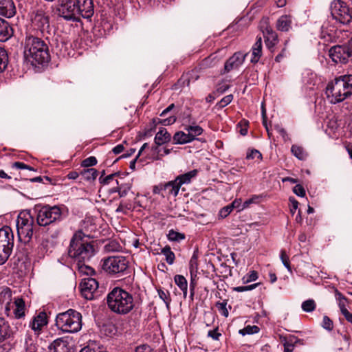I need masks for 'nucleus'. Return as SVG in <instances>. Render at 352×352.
Returning a JSON list of instances; mask_svg holds the SVG:
<instances>
[{"instance_id":"obj_1","label":"nucleus","mask_w":352,"mask_h":352,"mask_svg":"<svg viewBox=\"0 0 352 352\" xmlns=\"http://www.w3.org/2000/svg\"><path fill=\"white\" fill-rule=\"evenodd\" d=\"M109 309L120 316H125L136 308L137 303L132 294L125 289L116 287L106 296Z\"/></svg>"},{"instance_id":"obj_2","label":"nucleus","mask_w":352,"mask_h":352,"mask_svg":"<svg viewBox=\"0 0 352 352\" xmlns=\"http://www.w3.org/2000/svg\"><path fill=\"white\" fill-rule=\"evenodd\" d=\"M325 94L329 102L336 104L352 96V74H344L330 80L326 87Z\"/></svg>"},{"instance_id":"obj_3","label":"nucleus","mask_w":352,"mask_h":352,"mask_svg":"<svg viewBox=\"0 0 352 352\" xmlns=\"http://www.w3.org/2000/svg\"><path fill=\"white\" fill-rule=\"evenodd\" d=\"M24 57L32 64L48 63L50 55L47 44L37 36H27L24 43Z\"/></svg>"},{"instance_id":"obj_4","label":"nucleus","mask_w":352,"mask_h":352,"mask_svg":"<svg viewBox=\"0 0 352 352\" xmlns=\"http://www.w3.org/2000/svg\"><path fill=\"white\" fill-rule=\"evenodd\" d=\"M88 236L82 230L76 232L70 241L68 254L70 257L77 261L78 271L83 274H88Z\"/></svg>"},{"instance_id":"obj_5","label":"nucleus","mask_w":352,"mask_h":352,"mask_svg":"<svg viewBox=\"0 0 352 352\" xmlns=\"http://www.w3.org/2000/svg\"><path fill=\"white\" fill-rule=\"evenodd\" d=\"M55 325L64 333H77L82 328V315L78 311L69 309L56 315Z\"/></svg>"},{"instance_id":"obj_6","label":"nucleus","mask_w":352,"mask_h":352,"mask_svg":"<svg viewBox=\"0 0 352 352\" xmlns=\"http://www.w3.org/2000/svg\"><path fill=\"white\" fill-rule=\"evenodd\" d=\"M56 12L57 14L67 21H77L80 15L88 19V10L86 8L76 5L74 0H58Z\"/></svg>"},{"instance_id":"obj_7","label":"nucleus","mask_w":352,"mask_h":352,"mask_svg":"<svg viewBox=\"0 0 352 352\" xmlns=\"http://www.w3.org/2000/svg\"><path fill=\"white\" fill-rule=\"evenodd\" d=\"M34 210L37 212V224L40 226H48L60 219L61 211L58 206H36Z\"/></svg>"},{"instance_id":"obj_8","label":"nucleus","mask_w":352,"mask_h":352,"mask_svg":"<svg viewBox=\"0 0 352 352\" xmlns=\"http://www.w3.org/2000/svg\"><path fill=\"white\" fill-rule=\"evenodd\" d=\"M331 14L333 19L342 25H348L352 21V10L342 0H334L331 3Z\"/></svg>"},{"instance_id":"obj_9","label":"nucleus","mask_w":352,"mask_h":352,"mask_svg":"<svg viewBox=\"0 0 352 352\" xmlns=\"http://www.w3.org/2000/svg\"><path fill=\"white\" fill-rule=\"evenodd\" d=\"M128 267V262L125 257L112 256L105 259L102 269L110 274H117L124 272Z\"/></svg>"},{"instance_id":"obj_10","label":"nucleus","mask_w":352,"mask_h":352,"mask_svg":"<svg viewBox=\"0 0 352 352\" xmlns=\"http://www.w3.org/2000/svg\"><path fill=\"white\" fill-rule=\"evenodd\" d=\"M329 55L334 63L345 64L352 56V48L348 44L335 45L330 48Z\"/></svg>"},{"instance_id":"obj_11","label":"nucleus","mask_w":352,"mask_h":352,"mask_svg":"<svg viewBox=\"0 0 352 352\" xmlns=\"http://www.w3.org/2000/svg\"><path fill=\"white\" fill-rule=\"evenodd\" d=\"M34 26L47 38L51 35L52 28L50 25L49 16L41 9L37 10L32 19Z\"/></svg>"},{"instance_id":"obj_12","label":"nucleus","mask_w":352,"mask_h":352,"mask_svg":"<svg viewBox=\"0 0 352 352\" xmlns=\"http://www.w3.org/2000/svg\"><path fill=\"white\" fill-rule=\"evenodd\" d=\"M49 352H74L71 339L68 337L58 338L48 346Z\"/></svg>"},{"instance_id":"obj_13","label":"nucleus","mask_w":352,"mask_h":352,"mask_svg":"<svg viewBox=\"0 0 352 352\" xmlns=\"http://www.w3.org/2000/svg\"><path fill=\"white\" fill-rule=\"evenodd\" d=\"M12 292L8 287L3 288L0 292V313L4 311L5 314L10 316L11 312Z\"/></svg>"},{"instance_id":"obj_14","label":"nucleus","mask_w":352,"mask_h":352,"mask_svg":"<svg viewBox=\"0 0 352 352\" xmlns=\"http://www.w3.org/2000/svg\"><path fill=\"white\" fill-rule=\"evenodd\" d=\"M14 245V235L9 227H3L0 229V246L2 248H10L12 250Z\"/></svg>"},{"instance_id":"obj_15","label":"nucleus","mask_w":352,"mask_h":352,"mask_svg":"<svg viewBox=\"0 0 352 352\" xmlns=\"http://www.w3.org/2000/svg\"><path fill=\"white\" fill-rule=\"evenodd\" d=\"M248 54H243L241 52H236L231 56L225 63V70L230 72V70L239 67L243 63L245 58Z\"/></svg>"},{"instance_id":"obj_16","label":"nucleus","mask_w":352,"mask_h":352,"mask_svg":"<svg viewBox=\"0 0 352 352\" xmlns=\"http://www.w3.org/2000/svg\"><path fill=\"white\" fill-rule=\"evenodd\" d=\"M16 13V8L12 0H0V14L8 18Z\"/></svg>"},{"instance_id":"obj_17","label":"nucleus","mask_w":352,"mask_h":352,"mask_svg":"<svg viewBox=\"0 0 352 352\" xmlns=\"http://www.w3.org/2000/svg\"><path fill=\"white\" fill-rule=\"evenodd\" d=\"M293 16L290 14L280 16L276 21V28L281 32H288L292 29Z\"/></svg>"},{"instance_id":"obj_18","label":"nucleus","mask_w":352,"mask_h":352,"mask_svg":"<svg viewBox=\"0 0 352 352\" xmlns=\"http://www.w3.org/2000/svg\"><path fill=\"white\" fill-rule=\"evenodd\" d=\"M47 324V320L46 314L45 312H41L30 322V327L34 331L39 332Z\"/></svg>"},{"instance_id":"obj_19","label":"nucleus","mask_w":352,"mask_h":352,"mask_svg":"<svg viewBox=\"0 0 352 352\" xmlns=\"http://www.w3.org/2000/svg\"><path fill=\"white\" fill-rule=\"evenodd\" d=\"M13 34V30L9 23L0 18V41H8Z\"/></svg>"},{"instance_id":"obj_20","label":"nucleus","mask_w":352,"mask_h":352,"mask_svg":"<svg viewBox=\"0 0 352 352\" xmlns=\"http://www.w3.org/2000/svg\"><path fill=\"white\" fill-rule=\"evenodd\" d=\"M179 189L180 186L175 179L164 183V197H168L170 196L176 197L179 193Z\"/></svg>"},{"instance_id":"obj_21","label":"nucleus","mask_w":352,"mask_h":352,"mask_svg":"<svg viewBox=\"0 0 352 352\" xmlns=\"http://www.w3.org/2000/svg\"><path fill=\"white\" fill-rule=\"evenodd\" d=\"M11 308L14 309L12 314L16 318H21L25 316V302L22 298H16L11 304Z\"/></svg>"},{"instance_id":"obj_22","label":"nucleus","mask_w":352,"mask_h":352,"mask_svg":"<svg viewBox=\"0 0 352 352\" xmlns=\"http://www.w3.org/2000/svg\"><path fill=\"white\" fill-rule=\"evenodd\" d=\"M262 55V39L261 37H257L256 41L252 47L251 62L256 63L258 62Z\"/></svg>"},{"instance_id":"obj_23","label":"nucleus","mask_w":352,"mask_h":352,"mask_svg":"<svg viewBox=\"0 0 352 352\" xmlns=\"http://www.w3.org/2000/svg\"><path fill=\"white\" fill-rule=\"evenodd\" d=\"M103 292V288L99 287L98 282L93 278H89V300L96 299L100 296Z\"/></svg>"},{"instance_id":"obj_24","label":"nucleus","mask_w":352,"mask_h":352,"mask_svg":"<svg viewBox=\"0 0 352 352\" xmlns=\"http://www.w3.org/2000/svg\"><path fill=\"white\" fill-rule=\"evenodd\" d=\"M12 335V331L8 323L4 318L0 317V342L10 338Z\"/></svg>"},{"instance_id":"obj_25","label":"nucleus","mask_w":352,"mask_h":352,"mask_svg":"<svg viewBox=\"0 0 352 352\" xmlns=\"http://www.w3.org/2000/svg\"><path fill=\"white\" fill-rule=\"evenodd\" d=\"M198 173L197 170L194 169L184 174L178 175L175 179L181 187L183 184H188L191 182L192 178H195Z\"/></svg>"},{"instance_id":"obj_26","label":"nucleus","mask_w":352,"mask_h":352,"mask_svg":"<svg viewBox=\"0 0 352 352\" xmlns=\"http://www.w3.org/2000/svg\"><path fill=\"white\" fill-rule=\"evenodd\" d=\"M27 225H29V226H34V218L30 212L20 214L16 223L17 230L19 228H23Z\"/></svg>"},{"instance_id":"obj_27","label":"nucleus","mask_w":352,"mask_h":352,"mask_svg":"<svg viewBox=\"0 0 352 352\" xmlns=\"http://www.w3.org/2000/svg\"><path fill=\"white\" fill-rule=\"evenodd\" d=\"M170 134L164 128H162L157 133L155 137V143L157 146L162 145L170 140Z\"/></svg>"},{"instance_id":"obj_28","label":"nucleus","mask_w":352,"mask_h":352,"mask_svg":"<svg viewBox=\"0 0 352 352\" xmlns=\"http://www.w3.org/2000/svg\"><path fill=\"white\" fill-rule=\"evenodd\" d=\"M174 144H184L192 142L191 136L189 133L183 131H178L173 135Z\"/></svg>"},{"instance_id":"obj_29","label":"nucleus","mask_w":352,"mask_h":352,"mask_svg":"<svg viewBox=\"0 0 352 352\" xmlns=\"http://www.w3.org/2000/svg\"><path fill=\"white\" fill-rule=\"evenodd\" d=\"M34 226H30L29 225L25 226V227H23V228H19L17 230V232L19 234V237L22 239H23L25 241H29L34 233Z\"/></svg>"},{"instance_id":"obj_30","label":"nucleus","mask_w":352,"mask_h":352,"mask_svg":"<svg viewBox=\"0 0 352 352\" xmlns=\"http://www.w3.org/2000/svg\"><path fill=\"white\" fill-rule=\"evenodd\" d=\"M98 327L100 329L101 333H104L107 336H112L116 333V326L111 323H103L102 325L99 322L97 323Z\"/></svg>"},{"instance_id":"obj_31","label":"nucleus","mask_w":352,"mask_h":352,"mask_svg":"<svg viewBox=\"0 0 352 352\" xmlns=\"http://www.w3.org/2000/svg\"><path fill=\"white\" fill-rule=\"evenodd\" d=\"M175 284L183 292L184 297L186 298L188 283L186 278L182 275H176L174 278Z\"/></svg>"},{"instance_id":"obj_32","label":"nucleus","mask_w":352,"mask_h":352,"mask_svg":"<svg viewBox=\"0 0 352 352\" xmlns=\"http://www.w3.org/2000/svg\"><path fill=\"white\" fill-rule=\"evenodd\" d=\"M88 170L84 169L81 170L80 174L76 171H72L67 174V177L70 179H76L79 178V183H82L84 181L88 180V177L86 176Z\"/></svg>"},{"instance_id":"obj_33","label":"nucleus","mask_w":352,"mask_h":352,"mask_svg":"<svg viewBox=\"0 0 352 352\" xmlns=\"http://www.w3.org/2000/svg\"><path fill=\"white\" fill-rule=\"evenodd\" d=\"M291 151L296 157L300 160H305L307 156V153L304 150V148L298 145H292Z\"/></svg>"},{"instance_id":"obj_34","label":"nucleus","mask_w":352,"mask_h":352,"mask_svg":"<svg viewBox=\"0 0 352 352\" xmlns=\"http://www.w3.org/2000/svg\"><path fill=\"white\" fill-rule=\"evenodd\" d=\"M161 253L165 256L166 261L168 264H173L175 256L174 252L171 251L170 246L166 245L164 248L162 249Z\"/></svg>"},{"instance_id":"obj_35","label":"nucleus","mask_w":352,"mask_h":352,"mask_svg":"<svg viewBox=\"0 0 352 352\" xmlns=\"http://www.w3.org/2000/svg\"><path fill=\"white\" fill-rule=\"evenodd\" d=\"M185 130H186L190 136H191L192 141L195 140V137L200 135L204 131L203 129L198 125L187 126L185 127Z\"/></svg>"},{"instance_id":"obj_36","label":"nucleus","mask_w":352,"mask_h":352,"mask_svg":"<svg viewBox=\"0 0 352 352\" xmlns=\"http://www.w3.org/2000/svg\"><path fill=\"white\" fill-rule=\"evenodd\" d=\"M121 249L122 247L120 243L116 240L109 241L104 246V250L106 252H119Z\"/></svg>"},{"instance_id":"obj_37","label":"nucleus","mask_w":352,"mask_h":352,"mask_svg":"<svg viewBox=\"0 0 352 352\" xmlns=\"http://www.w3.org/2000/svg\"><path fill=\"white\" fill-rule=\"evenodd\" d=\"M8 63V56L7 52L0 47V73L3 72L7 67Z\"/></svg>"},{"instance_id":"obj_38","label":"nucleus","mask_w":352,"mask_h":352,"mask_svg":"<svg viewBox=\"0 0 352 352\" xmlns=\"http://www.w3.org/2000/svg\"><path fill=\"white\" fill-rule=\"evenodd\" d=\"M265 43L268 47H274L278 42V35L276 32H271L270 34L264 36Z\"/></svg>"},{"instance_id":"obj_39","label":"nucleus","mask_w":352,"mask_h":352,"mask_svg":"<svg viewBox=\"0 0 352 352\" xmlns=\"http://www.w3.org/2000/svg\"><path fill=\"white\" fill-rule=\"evenodd\" d=\"M189 269L191 276H196L198 270V260L195 253L193 254L190 260Z\"/></svg>"},{"instance_id":"obj_40","label":"nucleus","mask_w":352,"mask_h":352,"mask_svg":"<svg viewBox=\"0 0 352 352\" xmlns=\"http://www.w3.org/2000/svg\"><path fill=\"white\" fill-rule=\"evenodd\" d=\"M12 249L10 248H2L0 246V265H3L8 259L11 254Z\"/></svg>"},{"instance_id":"obj_41","label":"nucleus","mask_w":352,"mask_h":352,"mask_svg":"<svg viewBox=\"0 0 352 352\" xmlns=\"http://www.w3.org/2000/svg\"><path fill=\"white\" fill-rule=\"evenodd\" d=\"M167 236L168 240L171 241H180L185 239L184 234L176 232L173 230H169Z\"/></svg>"},{"instance_id":"obj_42","label":"nucleus","mask_w":352,"mask_h":352,"mask_svg":"<svg viewBox=\"0 0 352 352\" xmlns=\"http://www.w3.org/2000/svg\"><path fill=\"white\" fill-rule=\"evenodd\" d=\"M78 288L82 296L85 299H88V278H82Z\"/></svg>"},{"instance_id":"obj_43","label":"nucleus","mask_w":352,"mask_h":352,"mask_svg":"<svg viewBox=\"0 0 352 352\" xmlns=\"http://www.w3.org/2000/svg\"><path fill=\"white\" fill-rule=\"evenodd\" d=\"M131 190V186L129 184H122L120 186L113 188L111 191L115 192H118L120 197H124L127 195L128 192Z\"/></svg>"},{"instance_id":"obj_44","label":"nucleus","mask_w":352,"mask_h":352,"mask_svg":"<svg viewBox=\"0 0 352 352\" xmlns=\"http://www.w3.org/2000/svg\"><path fill=\"white\" fill-rule=\"evenodd\" d=\"M259 331V328L256 326V325H253V326H250V325H248L247 327H245V328L242 329H240L239 333L242 335V336H245L247 334H254V333H256Z\"/></svg>"},{"instance_id":"obj_45","label":"nucleus","mask_w":352,"mask_h":352,"mask_svg":"<svg viewBox=\"0 0 352 352\" xmlns=\"http://www.w3.org/2000/svg\"><path fill=\"white\" fill-rule=\"evenodd\" d=\"M218 61L219 60L217 58V56L212 54L204 59L202 60L201 65L203 67H213L217 64Z\"/></svg>"},{"instance_id":"obj_46","label":"nucleus","mask_w":352,"mask_h":352,"mask_svg":"<svg viewBox=\"0 0 352 352\" xmlns=\"http://www.w3.org/2000/svg\"><path fill=\"white\" fill-rule=\"evenodd\" d=\"M301 307L304 311L311 312L316 309V303L314 300L309 299L304 301Z\"/></svg>"},{"instance_id":"obj_47","label":"nucleus","mask_w":352,"mask_h":352,"mask_svg":"<svg viewBox=\"0 0 352 352\" xmlns=\"http://www.w3.org/2000/svg\"><path fill=\"white\" fill-rule=\"evenodd\" d=\"M157 292L159 297L165 302L166 307L168 308L171 301L169 292L168 291H164L161 289H159Z\"/></svg>"},{"instance_id":"obj_48","label":"nucleus","mask_w":352,"mask_h":352,"mask_svg":"<svg viewBox=\"0 0 352 352\" xmlns=\"http://www.w3.org/2000/svg\"><path fill=\"white\" fill-rule=\"evenodd\" d=\"M104 173V170H102V175L99 178L100 184H110L111 182L113 181L114 177L119 174L118 173H113V174H110L108 176L105 177H102Z\"/></svg>"},{"instance_id":"obj_49","label":"nucleus","mask_w":352,"mask_h":352,"mask_svg":"<svg viewBox=\"0 0 352 352\" xmlns=\"http://www.w3.org/2000/svg\"><path fill=\"white\" fill-rule=\"evenodd\" d=\"M258 278V274L256 271H251L246 276L242 278L243 283H248L252 281H254Z\"/></svg>"},{"instance_id":"obj_50","label":"nucleus","mask_w":352,"mask_h":352,"mask_svg":"<svg viewBox=\"0 0 352 352\" xmlns=\"http://www.w3.org/2000/svg\"><path fill=\"white\" fill-rule=\"evenodd\" d=\"M227 300H224L223 302H217L216 303V307L218 308L219 311L221 313V314L225 316H228V311L226 308Z\"/></svg>"},{"instance_id":"obj_51","label":"nucleus","mask_w":352,"mask_h":352,"mask_svg":"<svg viewBox=\"0 0 352 352\" xmlns=\"http://www.w3.org/2000/svg\"><path fill=\"white\" fill-rule=\"evenodd\" d=\"M280 259L284 266L288 270L289 272H292L289 257L287 255L285 250L280 251Z\"/></svg>"},{"instance_id":"obj_52","label":"nucleus","mask_w":352,"mask_h":352,"mask_svg":"<svg viewBox=\"0 0 352 352\" xmlns=\"http://www.w3.org/2000/svg\"><path fill=\"white\" fill-rule=\"evenodd\" d=\"M307 76H304L303 77V81L305 84H307V85H315V80L316 79V74L311 73V72H307Z\"/></svg>"},{"instance_id":"obj_53","label":"nucleus","mask_w":352,"mask_h":352,"mask_svg":"<svg viewBox=\"0 0 352 352\" xmlns=\"http://www.w3.org/2000/svg\"><path fill=\"white\" fill-rule=\"evenodd\" d=\"M260 283H254L248 286H239L234 287V290L238 292H243L250 291L255 289Z\"/></svg>"},{"instance_id":"obj_54","label":"nucleus","mask_w":352,"mask_h":352,"mask_svg":"<svg viewBox=\"0 0 352 352\" xmlns=\"http://www.w3.org/2000/svg\"><path fill=\"white\" fill-rule=\"evenodd\" d=\"M262 116H263V126H265L266 131H267V135H268V137L270 139H271L272 138V130L270 129L267 123V120H266V111H265V109L263 107L262 108Z\"/></svg>"},{"instance_id":"obj_55","label":"nucleus","mask_w":352,"mask_h":352,"mask_svg":"<svg viewBox=\"0 0 352 352\" xmlns=\"http://www.w3.org/2000/svg\"><path fill=\"white\" fill-rule=\"evenodd\" d=\"M152 150H153V153H157V156L156 157H153V159L156 160H158L161 159V157L164 156V155L170 154V153L171 151V149L164 148V153L159 154L158 146H153L152 148Z\"/></svg>"},{"instance_id":"obj_56","label":"nucleus","mask_w":352,"mask_h":352,"mask_svg":"<svg viewBox=\"0 0 352 352\" xmlns=\"http://www.w3.org/2000/svg\"><path fill=\"white\" fill-rule=\"evenodd\" d=\"M322 327L328 331H331L333 327L332 320L328 316H324L323 317Z\"/></svg>"},{"instance_id":"obj_57","label":"nucleus","mask_w":352,"mask_h":352,"mask_svg":"<svg viewBox=\"0 0 352 352\" xmlns=\"http://www.w3.org/2000/svg\"><path fill=\"white\" fill-rule=\"evenodd\" d=\"M233 99V96L232 94L227 95L224 96L218 103V105L220 108H223L228 104H229Z\"/></svg>"},{"instance_id":"obj_58","label":"nucleus","mask_w":352,"mask_h":352,"mask_svg":"<svg viewBox=\"0 0 352 352\" xmlns=\"http://www.w3.org/2000/svg\"><path fill=\"white\" fill-rule=\"evenodd\" d=\"M261 30L264 36L270 34L271 32H274L273 29L268 25L267 19H265L262 22Z\"/></svg>"},{"instance_id":"obj_59","label":"nucleus","mask_w":352,"mask_h":352,"mask_svg":"<svg viewBox=\"0 0 352 352\" xmlns=\"http://www.w3.org/2000/svg\"><path fill=\"white\" fill-rule=\"evenodd\" d=\"M293 192L298 197H303L305 196V190L300 184H296L293 188Z\"/></svg>"},{"instance_id":"obj_60","label":"nucleus","mask_w":352,"mask_h":352,"mask_svg":"<svg viewBox=\"0 0 352 352\" xmlns=\"http://www.w3.org/2000/svg\"><path fill=\"white\" fill-rule=\"evenodd\" d=\"M233 209H234V208L232 206V204H230V205H228V206L223 207L220 210L219 215L221 217L225 218L232 211Z\"/></svg>"},{"instance_id":"obj_61","label":"nucleus","mask_w":352,"mask_h":352,"mask_svg":"<svg viewBox=\"0 0 352 352\" xmlns=\"http://www.w3.org/2000/svg\"><path fill=\"white\" fill-rule=\"evenodd\" d=\"M13 168H16L17 169H28L29 170L35 171L34 168L33 167H31L23 162H16L12 164Z\"/></svg>"},{"instance_id":"obj_62","label":"nucleus","mask_w":352,"mask_h":352,"mask_svg":"<svg viewBox=\"0 0 352 352\" xmlns=\"http://www.w3.org/2000/svg\"><path fill=\"white\" fill-rule=\"evenodd\" d=\"M164 183H160L158 185H155L153 187V192L154 194L160 195L164 197Z\"/></svg>"},{"instance_id":"obj_63","label":"nucleus","mask_w":352,"mask_h":352,"mask_svg":"<svg viewBox=\"0 0 352 352\" xmlns=\"http://www.w3.org/2000/svg\"><path fill=\"white\" fill-rule=\"evenodd\" d=\"M134 352H154L153 349L148 344H142L135 349Z\"/></svg>"},{"instance_id":"obj_64","label":"nucleus","mask_w":352,"mask_h":352,"mask_svg":"<svg viewBox=\"0 0 352 352\" xmlns=\"http://www.w3.org/2000/svg\"><path fill=\"white\" fill-rule=\"evenodd\" d=\"M274 129L282 136L284 141L287 140L288 135L286 131L278 124L274 125Z\"/></svg>"}]
</instances>
